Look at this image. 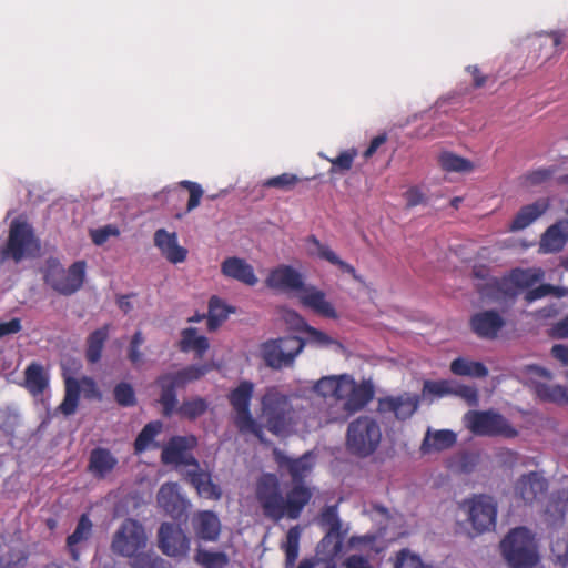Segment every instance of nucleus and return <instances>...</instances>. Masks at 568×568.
Listing matches in <instances>:
<instances>
[{"mask_svg":"<svg viewBox=\"0 0 568 568\" xmlns=\"http://www.w3.org/2000/svg\"><path fill=\"white\" fill-rule=\"evenodd\" d=\"M255 495L264 516L275 521L297 519L312 498L307 486H292L284 497L277 476L271 473L258 478Z\"/></svg>","mask_w":568,"mask_h":568,"instance_id":"obj_1","label":"nucleus"},{"mask_svg":"<svg viewBox=\"0 0 568 568\" xmlns=\"http://www.w3.org/2000/svg\"><path fill=\"white\" fill-rule=\"evenodd\" d=\"M213 368L212 364H191L182 369L160 375L155 384L160 387V404L164 416H171L178 404L176 388H184L187 384L204 377Z\"/></svg>","mask_w":568,"mask_h":568,"instance_id":"obj_2","label":"nucleus"},{"mask_svg":"<svg viewBox=\"0 0 568 568\" xmlns=\"http://www.w3.org/2000/svg\"><path fill=\"white\" fill-rule=\"evenodd\" d=\"M500 549L510 568H535L539 561L535 537L526 527L511 529L501 540Z\"/></svg>","mask_w":568,"mask_h":568,"instance_id":"obj_3","label":"nucleus"},{"mask_svg":"<svg viewBox=\"0 0 568 568\" xmlns=\"http://www.w3.org/2000/svg\"><path fill=\"white\" fill-rule=\"evenodd\" d=\"M382 440L378 422L368 415H362L348 424L346 446L352 455L365 458L374 454Z\"/></svg>","mask_w":568,"mask_h":568,"instance_id":"obj_4","label":"nucleus"},{"mask_svg":"<svg viewBox=\"0 0 568 568\" xmlns=\"http://www.w3.org/2000/svg\"><path fill=\"white\" fill-rule=\"evenodd\" d=\"M265 427L274 435L287 433L294 425V408L288 396L270 388L261 399Z\"/></svg>","mask_w":568,"mask_h":568,"instance_id":"obj_5","label":"nucleus"},{"mask_svg":"<svg viewBox=\"0 0 568 568\" xmlns=\"http://www.w3.org/2000/svg\"><path fill=\"white\" fill-rule=\"evenodd\" d=\"M465 427L475 436L515 438L518 430L500 413L468 410L463 418Z\"/></svg>","mask_w":568,"mask_h":568,"instance_id":"obj_6","label":"nucleus"},{"mask_svg":"<svg viewBox=\"0 0 568 568\" xmlns=\"http://www.w3.org/2000/svg\"><path fill=\"white\" fill-rule=\"evenodd\" d=\"M85 267L84 261H77L64 270L59 260L50 257L45 262L43 280L58 293L69 296L83 285Z\"/></svg>","mask_w":568,"mask_h":568,"instance_id":"obj_7","label":"nucleus"},{"mask_svg":"<svg viewBox=\"0 0 568 568\" xmlns=\"http://www.w3.org/2000/svg\"><path fill=\"white\" fill-rule=\"evenodd\" d=\"M253 393L254 384L251 381H241L240 384L230 392L227 399L236 414L234 424L239 432L242 434H253L262 440V426L253 418L250 409Z\"/></svg>","mask_w":568,"mask_h":568,"instance_id":"obj_8","label":"nucleus"},{"mask_svg":"<svg viewBox=\"0 0 568 568\" xmlns=\"http://www.w3.org/2000/svg\"><path fill=\"white\" fill-rule=\"evenodd\" d=\"M304 346V339L297 336L272 338L262 343L261 357L267 367L281 369L293 365Z\"/></svg>","mask_w":568,"mask_h":568,"instance_id":"obj_9","label":"nucleus"},{"mask_svg":"<svg viewBox=\"0 0 568 568\" xmlns=\"http://www.w3.org/2000/svg\"><path fill=\"white\" fill-rule=\"evenodd\" d=\"M146 546L148 535L144 526L132 518L122 521L111 541L112 552L124 558L146 549Z\"/></svg>","mask_w":568,"mask_h":568,"instance_id":"obj_10","label":"nucleus"},{"mask_svg":"<svg viewBox=\"0 0 568 568\" xmlns=\"http://www.w3.org/2000/svg\"><path fill=\"white\" fill-rule=\"evenodd\" d=\"M40 247L34 237L32 227L26 222L13 221L10 225L7 245L2 254L14 262L22 261L26 256Z\"/></svg>","mask_w":568,"mask_h":568,"instance_id":"obj_11","label":"nucleus"},{"mask_svg":"<svg viewBox=\"0 0 568 568\" xmlns=\"http://www.w3.org/2000/svg\"><path fill=\"white\" fill-rule=\"evenodd\" d=\"M64 398L59 405V410L65 416L75 413L81 393L89 399L99 398L101 396L97 383L89 376H82L80 379L69 376L64 381Z\"/></svg>","mask_w":568,"mask_h":568,"instance_id":"obj_12","label":"nucleus"},{"mask_svg":"<svg viewBox=\"0 0 568 568\" xmlns=\"http://www.w3.org/2000/svg\"><path fill=\"white\" fill-rule=\"evenodd\" d=\"M463 506L468 508V520L476 535L490 530L496 525L497 507L493 498L485 495L465 500Z\"/></svg>","mask_w":568,"mask_h":568,"instance_id":"obj_13","label":"nucleus"},{"mask_svg":"<svg viewBox=\"0 0 568 568\" xmlns=\"http://www.w3.org/2000/svg\"><path fill=\"white\" fill-rule=\"evenodd\" d=\"M420 396L404 392L396 396H385L378 398L377 412L382 415L393 414L399 422L409 419L418 409Z\"/></svg>","mask_w":568,"mask_h":568,"instance_id":"obj_14","label":"nucleus"},{"mask_svg":"<svg viewBox=\"0 0 568 568\" xmlns=\"http://www.w3.org/2000/svg\"><path fill=\"white\" fill-rule=\"evenodd\" d=\"M161 551L169 557H184L190 549V539L180 527L172 523H162L158 531Z\"/></svg>","mask_w":568,"mask_h":568,"instance_id":"obj_15","label":"nucleus"},{"mask_svg":"<svg viewBox=\"0 0 568 568\" xmlns=\"http://www.w3.org/2000/svg\"><path fill=\"white\" fill-rule=\"evenodd\" d=\"M374 397V387L371 382L357 384L346 374L339 400H344V410L351 415L362 410Z\"/></svg>","mask_w":568,"mask_h":568,"instance_id":"obj_16","label":"nucleus"},{"mask_svg":"<svg viewBox=\"0 0 568 568\" xmlns=\"http://www.w3.org/2000/svg\"><path fill=\"white\" fill-rule=\"evenodd\" d=\"M505 324L506 321L504 317L495 310L477 312L469 318V327L471 332L477 337L488 341L497 338Z\"/></svg>","mask_w":568,"mask_h":568,"instance_id":"obj_17","label":"nucleus"},{"mask_svg":"<svg viewBox=\"0 0 568 568\" xmlns=\"http://www.w3.org/2000/svg\"><path fill=\"white\" fill-rule=\"evenodd\" d=\"M158 505L172 519H182L187 510L189 501L180 494L176 483L163 484L156 495Z\"/></svg>","mask_w":568,"mask_h":568,"instance_id":"obj_18","label":"nucleus"},{"mask_svg":"<svg viewBox=\"0 0 568 568\" xmlns=\"http://www.w3.org/2000/svg\"><path fill=\"white\" fill-rule=\"evenodd\" d=\"M267 287L281 292H301L304 288L303 275L290 265H280L271 270L265 280Z\"/></svg>","mask_w":568,"mask_h":568,"instance_id":"obj_19","label":"nucleus"},{"mask_svg":"<svg viewBox=\"0 0 568 568\" xmlns=\"http://www.w3.org/2000/svg\"><path fill=\"white\" fill-rule=\"evenodd\" d=\"M191 526L196 539L215 542L221 535V520L213 510H197L191 518Z\"/></svg>","mask_w":568,"mask_h":568,"instance_id":"obj_20","label":"nucleus"},{"mask_svg":"<svg viewBox=\"0 0 568 568\" xmlns=\"http://www.w3.org/2000/svg\"><path fill=\"white\" fill-rule=\"evenodd\" d=\"M274 456L278 466L287 469L292 478L293 486H305V478L314 467L311 453H305L298 458H291L280 450H274Z\"/></svg>","mask_w":568,"mask_h":568,"instance_id":"obj_21","label":"nucleus"},{"mask_svg":"<svg viewBox=\"0 0 568 568\" xmlns=\"http://www.w3.org/2000/svg\"><path fill=\"white\" fill-rule=\"evenodd\" d=\"M548 488L547 480L536 471L521 475L515 484V496L525 504H532Z\"/></svg>","mask_w":568,"mask_h":568,"instance_id":"obj_22","label":"nucleus"},{"mask_svg":"<svg viewBox=\"0 0 568 568\" xmlns=\"http://www.w3.org/2000/svg\"><path fill=\"white\" fill-rule=\"evenodd\" d=\"M195 442L194 437L190 439L183 436L172 437L166 446L162 449L161 460L164 464H176L187 466H199L197 460L193 456H186V450L190 448L189 442Z\"/></svg>","mask_w":568,"mask_h":568,"instance_id":"obj_23","label":"nucleus"},{"mask_svg":"<svg viewBox=\"0 0 568 568\" xmlns=\"http://www.w3.org/2000/svg\"><path fill=\"white\" fill-rule=\"evenodd\" d=\"M154 245L172 264H179L186 260L187 250L179 245L175 232H168L165 229L156 230L154 233Z\"/></svg>","mask_w":568,"mask_h":568,"instance_id":"obj_24","label":"nucleus"},{"mask_svg":"<svg viewBox=\"0 0 568 568\" xmlns=\"http://www.w3.org/2000/svg\"><path fill=\"white\" fill-rule=\"evenodd\" d=\"M476 291L483 298L491 302H500L517 296L516 290L510 287L507 274L501 277L491 276L486 282L476 284Z\"/></svg>","mask_w":568,"mask_h":568,"instance_id":"obj_25","label":"nucleus"},{"mask_svg":"<svg viewBox=\"0 0 568 568\" xmlns=\"http://www.w3.org/2000/svg\"><path fill=\"white\" fill-rule=\"evenodd\" d=\"M298 297L304 306L313 310L315 313L327 318L337 317V313L334 306L326 300L325 293L315 286L304 284V288L301 290Z\"/></svg>","mask_w":568,"mask_h":568,"instance_id":"obj_26","label":"nucleus"},{"mask_svg":"<svg viewBox=\"0 0 568 568\" xmlns=\"http://www.w3.org/2000/svg\"><path fill=\"white\" fill-rule=\"evenodd\" d=\"M118 465L116 457L108 448L95 447L90 452L88 471L97 479H104Z\"/></svg>","mask_w":568,"mask_h":568,"instance_id":"obj_27","label":"nucleus"},{"mask_svg":"<svg viewBox=\"0 0 568 568\" xmlns=\"http://www.w3.org/2000/svg\"><path fill=\"white\" fill-rule=\"evenodd\" d=\"M221 272L224 276L248 286H254L258 281L253 266L245 260L235 256L227 257L222 262Z\"/></svg>","mask_w":568,"mask_h":568,"instance_id":"obj_28","label":"nucleus"},{"mask_svg":"<svg viewBox=\"0 0 568 568\" xmlns=\"http://www.w3.org/2000/svg\"><path fill=\"white\" fill-rule=\"evenodd\" d=\"M568 242V220L564 219L550 225L540 240V251L544 253H557Z\"/></svg>","mask_w":568,"mask_h":568,"instance_id":"obj_29","label":"nucleus"},{"mask_svg":"<svg viewBox=\"0 0 568 568\" xmlns=\"http://www.w3.org/2000/svg\"><path fill=\"white\" fill-rule=\"evenodd\" d=\"M306 242L314 246L312 254H315L318 258L337 266L342 272L349 274L355 281L362 282V276L357 274L355 267L341 260L328 245L323 244L315 235H310Z\"/></svg>","mask_w":568,"mask_h":568,"instance_id":"obj_30","label":"nucleus"},{"mask_svg":"<svg viewBox=\"0 0 568 568\" xmlns=\"http://www.w3.org/2000/svg\"><path fill=\"white\" fill-rule=\"evenodd\" d=\"M549 209L548 199H539L531 204L523 206L510 223L511 231H521L534 223Z\"/></svg>","mask_w":568,"mask_h":568,"instance_id":"obj_31","label":"nucleus"},{"mask_svg":"<svg viewBox=\"0 0 568 568\" xmlns=\"http://www.w3.org/2000/svg\"><path fill=\"white\" fill-rule=\"evenodd\" d=\"M510 287L518 293L520 290H527L541 282L545 277V271L540 267H515L508 273Z\"/></svg>","mask_w":568,"mask_h":568,"instance_id":"obj_32","label":"nucleus"},{"mask_svg":"<svg viewBox=\"0 0 568 568\" xmlns=\"http://www.w3.org/2000/svg\"><path fill=\"white\" fill-rule=\"evenodd\" d=\"M457 436L453 430L440 429L432 433L428 430L422 443L420 450L424 454L442 452L455 445Z\"/></svg>","mask_w":568,"mask_h":568,"instance_id":"obj_33","label":"nucleus"},{"mask_svg":"<svg viewBox=\"0 0 568 568\" xmlns=\"http://www.w3.org/2000/svg\"><path fill=\"white\" fill-rule=\"evenodd\" d=\"M93 524L88 514H82L78 520L74 531L67 537V547L70 551L71 558L77 561L80 557V551L77 546L80 542L87 541L92 535Z\"/></svg>","mask_w":568,"mask_h":568,"instance_id":"obj_34","label":"nucleus"},{"mask_svg":"<svg viewBox=\"0 0 568 568\" xmlns=\"http://www.w3.org/2000/svg\"><path fill=\"white\" fill-rule=\"evenodd\" d=\"M209 347L210 343L207 337L197 335L196 328L187 327L181 332V339L179 342V348L181 352L187 353L194 351L196 357L202 358Z\"/></svg>","mask_w":568,"mask_h":568,"instance_id":"obj_35","label":"nucleus"},{"mask_svg":"<svg viewBox=\"0 0 568 568\" xmlns=\"http://www.w3.org/2000/svg\"><path fill=\"white\" fill-rule=\"evenodd\" d=\"M110 324L93 331L87 337L85 359L90 364H97L102 357L104 344L109 338Z\"/></svg>","mask_w":568,"mask_h":568,"instance_id":"obj_36","label":"nucleus"},{"mask_svg":"<svg viewBox=\"0 0 568 568\" xmlns=\"http://www.w3.org/2000/svg\"><path fill=\"white\" fill-rule=\"evenodd\" d=\"M190 483L195 487L201 497L219 500L222 496L221 488L212 481L211 475L202 470L189 473Z\"/></svg>","mask_w":568,"mask_h":568,"instance_id":"obj_37","label":"nucleus"},{"mask_svg":"<svg viewBox=\"0 0 568 568\" xmlns=\"http://www.w3.org/2000/svg\"><path fill=\"white\" fill-rule=\"evenodd\" d=\"M49 385L48 376L45 375L42 365L31 363L24 371V386L33 396H38L44 392Z\"/></svg>","mask_w":568,"mask_h":568,"instance_id":"obj_38","label":"nucleus"},{"mask_svg":"<svg viewBox=\"0 0 568 568\" xmlns=\"http://www.w3.org/2000/svg\"><path fill=\"white\" fill-rule=\"evenodd\" d=\"M345 377L346 374L338 376H323L314 384L312 390L323 398L332 397L336 400H339Z\"/></svg>","mask_w":568,"mask_h":568,"instance_id":"obj_39","label":"nucleus"},{"mask_svg":"<svg viewBox=\"0 0 568 568\" xmlns=\"http://www.w3.org/2000/svg\"><path fill=\"white\" fill-rule=\"evenodd\" d=\"M346 531L326 530L324 537L317 545V552L325 557L324 561H333L342 551Z\"/></svg>","mask_w":568,"mask_h":568,"instance_id":"obj_40","label":"nucleus"},{"mask_svg":"<svg viewBox=\"0 0 568 568\" xmlns=\"http://www.w3.org/2000/svg\"><path fill=\"white\" fill-rule=\"evenodd\" d=\"M450 372L457 376L484 378L488 375V368L481 362L457 357L450 363Z\"/></svg>","mask_w":568,"mask_h":568,"instance_id":"obj_41","label":"nucleus"},{"mask_svg":"<svg viewBox=\"0 0 568 568\" xmlns=\"http://www.w3.org/2000/svg\"><path fill=\"white\" fill-rule=\"evenodd\" d=\"M231 308L217 296L209 302L207 329L215 331L229 316Z\"/></svg>","mask_w":568,"mask_h":568,"instance_id":"obj_42","label":"nucleus"},{"mask_svg":"<svg viewBox=\"0 0 568 568\" xmlns=\"http://www.w3.org/2000/svg\"><path fill=\"white\" fill-rule=\"evenodd\" d=\"M163 424L160 420L148 423L142 430L139 433L134 440V453L141 454L145 452L149 446L153 443L156 435L162 430Z\"/></svg>","mask_w":568,"mask_h":568,"instance_id":"obj_43","label":"nucleus"},{"mask_svg":"<svg viewBox=\"0 0 568 568\" xmlns=\"http://www.w3.org/2000/svg\"><path fill=\"white\" fill-rule=\"evenodd\" d=\"M194 561L203 568H224L229 564V557L223 551L199 548L194 555Z\"/></svg>","mask_w":568,"mask_h":568,"instance_id":"obj_44","label":"nucleus"},{"mask_svg":"<svg viewBox=\"0 0 568 568\" xmlns=\"http://www.w3.org/2000/svg\"><path fill=\"white\" fill-rule=\"evenodd\" d=\"M128 559L131 568H165V561L152 550H139Z\"/></svg>","mask_w":568,"mask_h":568,"instance_id":"obj_45","label":"nucleus"},{"mask_svg":"<svg viewBox=\"0 0 568 568\" xmlns=\"http://www.w3.org/2000/svg\"><path fill=\"white\" fill-rule=\"evenodd\" d=\"M536 393L539 398L557 404H568V387L560 385L538 384Z\"/></svg>","mask_w":568,"mask_h":568,"instance_id":"obj_46","label":"nucleus"},{"mask_svg":"<svg viewBox=\"0 0 568 568\" xmlns=\"http://www.w3.org/2000/svg\"><path fill=\"white\" fill-rule=\"evenodd\" d=\"M439 163L447 172H470L474 169L473 162L450 152H444L439 156Z\"/></svg>","mask_w":568,"mask_h":568,"instance_id":"obj_47","label":"nucleus"},{"mask_svg":"<svg viewBox=\"0 0 568 568\" xmlns=\"http://www.w3.org/2000/svg\"><path fill=\"white\" fill-rule=\"evenodd\" d=\"M209 404L202 397H193L191 399L184 400L182 405L179 407L178 413L180 416L194 420L197 417L205 414L207 410Z\"/></svg>","mask_w":568,"mask_h":568,"instance_id":"obj_48","label":"nucleus"},{"mask_svg":"<svg viewBox=\"0 0 568 568\" xmlns=\"http://www.w3.org/2000/svg\"><path fill=\"white\" fill-rule=\"evenodd\" d=\"M318 525L325 530L342 531V521L338 515V505L325 506L318 516Z\"/></svg>","mask_w":568,"mask_h":568,"instance_id":"obj_49","label":"nucleus"},{"mask_svg":"<svg viewBox=\"0 0 568 568\" xmlns=\"http://www.w3.org/2000/svg\"><path fill=\"white\" fill-rule=\"evenodd\" d=\"M356 156L357 150L355 148H351L342 151L336 158L327 159L332 164L328 172L331 174H343L349 171L353 166Z\"/></svg>","mask_w":568,"mask_h":568,"instance_id":"obj_50","label":"nucleus"},{"mask_svg":"<svg viewBox=\"0 0 568 568\" xmlns=\"http://www.w3.org/2000/svg\"><path fill=\"white\" fill-rule=\"evenodd\" d=\"M301 531L297 526L288 529L284 545L286 566L291 567L298 557Z\"/></svg>","mask_w":568,"mask_h":568,"instance_id":"obj_51","label":"nucleus"},{"mask_svg":"<svg viewBox=\"0 0 568 568\" xmlns=\"http://www.w3.org/2000/svg\"><path fill=\"white\" fill-rule=\"evenodd\" d=\"M113 397L118 405L122 407H132L136 405L135 392L132 385L126 382H120L114 386Z\"/></svg>","mask_w":568,"mask_h":568,"instance_id":"obj_52","label":"nucleus"},{"mask_svg":"<svg viewBox=\"0 0 568 568\" xmlns=\"http://www.w3.org/2000/svg\"><path fill=\"white\" fill-rule=\"evenodd\" d=\"M301 179L293 173H282L277 176H272L263 182V186L267 189H278L282 191H291L298 183Z\"/></svg>","mask_w":568,"mask_h":568,"instance_id":"obj_53","label":"nucleus"},{"mask_svg":"<svg viewBox=\"0 0 568 568\" xmlns=\"http://www.w3.org/2000/svg\"><path fill=\"white\" fill-rule=\"evenodd\" d=\"M145 338L141 331H136L130 341L128 347V359L134 367H140L144 359V354L141 351V346L144 344Z\"/></svg>","mask_w":568,"mask_h":568,"instance_id":"obj_54","label":"nucleus"},{"mask_svg":"<svg viewBox=\"0 0 568 568\" xmlns=\"http://www.w3.org/2000/svg\"><path fill=\"white\" fill-rule=\"evenodd\" d=\"M550 294H554L558 297H562L566 295V292L564 288L561 287H558V286H554L551 284H541L537 287H530L526 293H525V301L527 303H532L537 300H540V298H544L545 296L547 295H550Z\"/></svg>","mask_w":568,"mask_h":568,"instance_id":"obj_55","label":"nucleus"},{"mask_svg":"<svg viewBox=\"0 0 568 568\" xmlns=\"http://www.w3.org/2000/svg\"><path fill=\"white\" fill-rule=\"evenodd\" d=\"M453 379L425 381L423 386V393L425 395L444 397L453 394Z\"/></svg>","mask_w":568,"mask_h":568,"instance_id":"obj_56","label":"nucleus"},{"mask_svg":"<svg viewBox=\"0 0 568 568\" xmlns=\"http://www.w3.org/2000/svg\"><path fill=\"white\" fill-rule=\"evenodd\" d=\"M179 186L189 192L186 212L189 213L195 210L200 205L201 199L204 194L202 186L199 183L189 180L180 181Z\"/></svg>","mask_w":568,"mask_h":568,"instance_id":"obj_57","label":"nucleus"},{"mask_svg":"<svg viewBox=\"0 0 568 568\" xmlns=\"http://www.w3.org/2000/svg\"><path fill=\"white\" fill-rule=\"evenodd\" d=\"M555 173L551 168H539L527 172L523 176V183L526 186H538L549 181Z\"/></svg>","mask_w":568,"mask_h":568,"instance_id":"obj_58","label":"nucleus"},{"mask_svg":"<svg viewBox=\"0 0 568 568\" xmlns=\"http://www.w3.org/2000/svg\"><path fill=\"white\" fill-rule=\"evenodd\" d=\"M551 558L552 561L560 568L568 566V538H557L551 544Z\"/></svg>","mask_w":568,"mask_h":568,"instance_id":"obj_59","label":"nucleus"},{"mask_svg":"<svg viewBox=\"0 0 568 568\" xmlns=\"http://www.w3.org/2000/svg\"><path fill=\"white\" fill-rule=\"evenodd\" d=\"M307 334L306 339L304 341L305 344H311L316 347H327L335 343V341L329 337L326 333L311 326L305 325L304 329L302 331Z\"/></svg>","mask_w":568,"mask_h":568,"instance_id":"obj_60","label":"nucleus"},{"mask_svg":"<svg viewBox=\"0 0 568 568\" xmlns=\"http://www.w3.org/2000/svg\"><path fill=\"white\" fill-rule=\"evenodd\" d=\"M394 568H427L422 558L408 549H402L397 554Z\"/></svg>","mask_w":568,"mask_h":568,"instance_id":"obj_61","label":"nucleus"},{"mask_svg":"<svg viewBox=\"0 0 568 568\" xmlns=\"http://www.w3.org/2000/svg\"><path fill=\"white\" fill-rule=\"evenodd\" d=\"M452 395L463 398L470 406L478 404V390L474 386L463 385L454 381Z\"/></svg>","mask_w":568,"mask_h":568,"instance_id":"obj_62","label":"nucleus"},{"mask_svg":"<svg viewBox=\"0 0 568 568\" xmlns=\"http://www.w3.org/2000/svg\"><path fill=\"white\" fill-rule=\"evenodd\" d=\"M119 230L115 226L106 225L91 231V239L95 245L104 244L111 236H118Z\"/></svg>","mask_w":568,"mask_h":568,"instance_id":"obj_63","label":"nucleus"},{"mask_svg":"<svg viewBox=\"0 0 568 568\" xmlns=\"http://www.w3.org/2000/svg\"><path fill=\"white\" fill-rule=\"evenodd\" d=\"M343 568H373L367 557L353 554L345 558L342 562Z\"/></svg>","mask_w":568,"mask_h":568,"instance_id":"obj_64","label":"nucleus"}]
</instances>
